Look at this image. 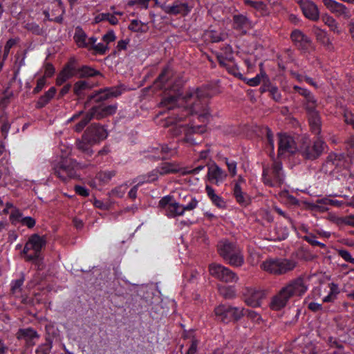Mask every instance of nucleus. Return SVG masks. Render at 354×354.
<instances>
[{
	"label": "nucleus",
	"mask_w": 354,
	"mask_h": 354,
	"mask_svg": "<svg viewBox=\"0 0 354 354\" xmlns=\"http://www.w3.org/2000/svg\"><path fill=\"white\" fill-rule=\"evenodd\" d=\"M92 48L93 50H95L99 54L103 55L108 50V46H107V45H104L102 43H99L97 44L93 45L92 46Z\"/></svg>",
	"instance_id": "obj_59"
},
{
	"label": "nucleus",
	"mask_w": 354,
	"mask_h": 354,
	"mask_svg": "<svg viewBox=\"0 0 354 354\" xmlns=\"http://www.w3.org/2000/svg\"><path fill=\"white\" fill-rule=\"evenodd\" d=\"M344 121L346 124H350L354 129V113L346 112L344 115Z\"/></svg>",
	"instance_id": "obj_62"
},
{
	"label": "nucleus",
	"mask_w": 354,
	"mask_h": 354,
	"mask_svg": "<svg viewBox=\"0 0 354 354\" xmlns=\"http://www.w3.org/2000/svg\"><path fill=\"white\" fill-rule=\"evenodd\" d=\"M303 239L307 241L313 246H319L322 248H326V245L323 243L317 241L316 236L312 233H308L307 235L303 236Z\"/></svg>",
	"instance_id": "obj_45"
},
{
	"label": "nucleus",
	"mask_w": 354,
	"mask_h": 354,
	"mask_svg": "<svg viewBox=\"0 0 354 354\" xmlns=\"http://www.w3.org/2000/svg\"><path fill=\"white\" fill-rule=\"evenodd\" d=\"M225 163L231 175L232 176H235L236 174V162L234 160H229L227 158H225Z\"/></svg>",
	"instance_id": "obj_56"
},
{
	"label": "nucleus",
	"mask_w": 354,
	"mask_h": 354,
	"mask_svg": "<svg viewBox=\"0 0 354 354\" xmlns=\"http://www.w3.org/2000/svg\"><path fill=\"white\" fill-rule=\"evenodd\" d=\"M56 93V89L55 87H51L47 92L44 93V95H41L38 101L37 102V107L42 108L46 106L49 101L54 97Z\"/></svg>",
	"instance_id": "obj_34"
},
{
	"label": "nucleus",
	"mask_w": 354,
	"mask_h": 354,
	"mask_svg": "<svg viewBox=\"0 0 354 354\" xmlns=\"http://www.w3.org/2000/svg\"><path fill=\"white\" fill-rule=\"evenodd\" d=\"M291 39L295 46L301 51H308L312 46L310 39L299 30H295L291 33Z\"/></svg>",
	"instance_id": "obj_17"
},
{
	"label": "nucleus",
	"mask_w": 354,
	"mask_h": 354,
	"mask_svg": "<svg viewBox=\"0 0 354 354\" xmlns=\"http://www.w3.org/2000/svg\"><path fill=\"white\" fill-rule=\"evenodd\" d=\"M209 272L212 277L223 283H236L239 281V277L234 272L220 263H210Z\"/></svg>",
	"instance_id": "obj_12"
},
{
	"label": "nucleus",
	"mask_w": 354,
	"mask_h": 354,
	"mask_svg": "<svg viewBox=\"0 0 354 354\" xmlns=\"http://www.w3.org/2000/svg\"><path fill=\"white\" fill-rule=\"evenodd\" d=\"M144 24L138 20L133 19L131 21L129 29L133 32H145V30L143 29Z\"/></svg>",
	"instance_id": "obj_47"
},
{
	"label": "nucleus",
	"mask_w": 354,
	"mask_h": 354,
	"mask_svg": "<svg viewBox=\"0 0 354 354\" xmlns=\"http://www.w3.org/2000/svg\"><path fill=\"white\" fill-rule=\"evenodd\" d=\"M22 218V214L18 210H15L12 212V213L10 215V219L12 221V223L20 222Z\"/></svg>",
	"instance_id": "obj_60"
},
{
	"label": "nucleus",
	"mask_w": 354,
	"mask_h": 354,
	"mask_svg": "<svg viewBox=\"0 0 354 354\" xmlns=\"http://www.w3.org/2000/svg\"><path fill=\"white\" fill-rule=\"evenodd\" d=\"M198 340L192 337L190 342V345L186 354H196L198 351Z\"/></svg>",
	"instance_id": "obj_51"
},
{
	"label": "nucleus",
	"mask_w": 354,
	"mask_h": 354,
	"mask_svg": "<svg viewBox=\"0 0 354 354\" xmlns=\"http://www.w3.org/2000/svg\"><path fill=\"white\" fill-rule=\"evenodd\" d=\"M162 10L169 15H187L191 10L187 3H180L176 1L171 6L161 5Z\"/></svg>",
	"instance_id": "obj_21"
},
{
	"label": "nucleus",
	"mask_w": 354,
	"mask_h": 354,
	"mask_svg": "<svg viewBox=\"0 0 354 354\" xmlns=\"http://www.w3.org/2000/svg\"><path fill=\"white\" fill-rule=\"evenodd\" d=\"M115 171H103L97 174L95 178L102 184H107L115 176Z\"/></svg>",
	"instance_id": "obj_37"
},
{
	"label": "nucleus",
	"mask_w": 354,
	"mask_h": 354,
	"mask_svg": "<svg viewBox=\"0 0 354 354\" xmlns=\"http://www.w3.org/2000/svg\"><path fill=\"white\" fill-rule=\"evenodd\" d=\"M233 195L236 202L242 206H247L250 203V196L243 191L241 186L234 184L233 188Z\"/></svg>",
	"instance_id": "obj_28"
},
{
	"label": "nucleus",
	"mask_w": 354,
	"mask_h": 354,
	"mask_svg": "<svg viewBox=\"0 0 354 354\" xmlns=\"http://www.w3.org/2000/svg\"><path fill=\"white\" fill-rule=\"evenodd\" d=\"M75 59L71 58L67 64L64 67L62 71L59 73L56 79V84L62 85L66 80L75 76Z\"/></svg>",
	"instance_id": "obj_20"
},
{
	"label": "nucleus",
	"mask_w": 354,
	"mask_h": 354,
	"mask_svg": "<svg viewBox=\"0 0 354 354\" xmlns=\"http://www.w3.org/2000/svg\"><path fill=\"white\" fill-rule=\"evenodd\" d=\"M245 294V302L248 306L253 308L259 307L261 305L262 299L265 297L263 290L248 288Z\"/></svg>",
	"instance_id": "obj_18"
},
{
	"label": "nucleus",
	"mask_w": 354,
	"mask_h": 354,
	"mask_svg": "<svg viewBox=\"0 0 354 354\" xmlns=\"http://www.w3.org/2000/svg\"><path fill=\"white\" fill-rule=\"evenodd\" d=\"M206 192L207 194V196L209 197V198L212 200V203L215 204L218 207H225V202L223 200L221 197L216 195L214 192V189L207 185L205 187Z\"/></svg>",
	"instance_id": "obj_35"
},
{
	"label": "nucleus",
	"mask_w": 354,
	"mask_h": 354,
	"mask_svg": "<svg viewBox=\"0 0 354 354\" xmlns=\"http://www.w3.org/2000/svg\"><path fill=\"white\" fill-rule=\"evenodd\" d=\"M317 39L320 41L328 50L333 48V44L327 33L323 30H318L316 33Z\"/></svg>",
	"instance_id": "obj_41"
},
{
	"label": "nucleus",
	"mask_w": 354,
	"mask_h": 354,
	"mask_svg": "<svg viewBox=\"0 0 354 354\" xmlns=\"http://www.w3.org/2000/svg\"><path fill=\"white\" fill-rule=\"evenodd\" d=\"M124 89L122 86L106 87L95 91L88 96L85 105H88L92 101L95 104L85 114L84 118L75 124L74 129L76 132H80L86 124L93 119L100 120L105 118L114 115L118 110V104H107L105 101L110 98L120 96Z\"/></svg>",
	"instance_id": "obj_1"
},
{
	"label": "nucleus",
	"mask_w": 354,
	"mask_h": 354,
	"mask_svg": "<svg viewBox=\"0 0 354 354\" xmlns=\"http://www.w3.org/2000/svg\"><path fill=\"white\" fill-rule=\"evenodd\" d=\"M64 12V10L62 11V14L59 15V16L55 17V18H50V13L48 10H44L43 13L44 15H45L46 17V19L48 21H55V22H57V23H59V24H61L63 21V17H62V14Z\"/></svg>",
	"instance_id": "obj_58"
},
{
	"label": "nucleus",
	"mask_w": 354,
	"mask_h": 354,
	"mask_svg": "<svg viewBox=\"0 0 354 354\" xmlns=\"http://www.w3.org/2000/svg\"><path fill=\"white\" fill-rule=\"evenodd\" d=\"M46 244L45 236H40L37 234L31 235L26 243L23 253L26 255L28 261L36 260L39 257L40 252Z\"/></svg>",
	"instance_id": "obj_10"
},
{
	"label": "nucleus",
	"mask_w": 354,
	"mask_h": 354,
	"mask_svg": "<svg viewBox=\"0 0 354 354\" xmlns=\"http://www.w3.org/2000/svg\"><path fill=\"white\" fill-rule=\"evenodd\" d=\"M336 223L338 225H347L354 227V216L350 215L345 217H339L336 219Z\"/></svg>",
	"instance_id": "obj_48"
},
{
	"label": "nucleus",
	"mask_w": 354,
	"mask_h": 354,
	"mask_svg": "<svg viewBox=\"0 0 354 354\" xmlns=\"http://www.w3.org/2000/svg\"><path fill=\"white\" fill-rule=\"evenodd\" d=\"M324 6L337 16H342L345 19H349L351 14L348 9L344 4L334 0H323Z\"/></svg>",
	"instance_id": "obj_19"
},
{
	"label": "nucleus",
	"mask_w": 354,
	"mask_h": 354,
	"mask_svg": "<svg viewBox=\"0 0 354 354\" xmlns=\"http://www.w3.org/2000/svg\"><path fill=\"white\" fill-rule=\"evenodd\" d=\"M83 135L85 140L95 145L107 137V131L100 124L93 123L86 129Z\"/></svg>",
	"instance_id": "obj_15"
},
{
	"label": "nucleus",
	"mask_w": 354,
	"mask_h": 354,
	"mask_svg": "<svg viewBox=\"0 0 354 354\" xmlns=\"http://www.w3.org/2000/svg\"><path fill=\"white\" fill-rule=\"evenodd\" d=\"M178 97L176 95H165L160 104L168 109H173L177 104Z\"/></svg>",
	"instance_id": "obj_36"
},
{
	"label": "nucleus",
	"mask_w": 354,
	"mask_h": 354,
	"mask_svg": "<svg viewBox=\"0 0 354 354\" xmlns=\"http://www.w3.org/2000/svg\"><path fill=\"white\" fill-rule=\"evenodd\" d=\"M299 4L302 12L306 18L312 21L318 20V8L313 1L309 0H301Z\"/></svg>",
	"instance_id": "obj_22"
},
{
	"label": "nucleus",
	"mask_w": 354,
	"mask_h": 354,
	"mask_svg": "<svg viewBox=\"0 0 354 354\" xmlns=\"http://www.w3.org/2000/svg\"><path fill=\"white\" fill-rule=\"evenodd\" d=\"M46 342L39 345L36 349V353L41 354H50L53 348V340L50 337L45 338Z\"/></svg>",
	"instance_id": "obj_40"
},
{
	"label": "nucleus",
	"mask_w": 354,
	"mask_h": 354,
	"mask_svg": "<svg viewBox=\"0 0 354 354\" xmlns=\"http://www.w3.org/2000/svg\"><path fill=\"white\" fill-rule=\"evenodd\" d=\"M159 174L161 176L170 174H176L180 172L183 175L186 174H196L199 173L202 169H203L204 166L200 165L196 167V168L188 170L185 168H182L180 165L176 162H165L160 164L158 167Z\"/></svg>",
	"instance_id": "obj_14"
},
{
	"label": "nucleus",
	"mask_w": 354,
	"mask_h": 354,
	"mask_svg": "<svg viewBox=\"0 0 354 354\" xmlns=\"http://www.w3.org/2000/svg\"><path fill=\"white\" fill-rule=\"evenodd\" d=\"M115 38L116 37L115 35L113 30H109L106 34H105L103 36L102 39L104 42H106L108 44L109 43L115 41Z\"/></svg>",
	"instance_id": "obj_61"
},
{
	"label": "nucleus",
	"mask_w": 354,
	"mask_h": 354,
	"mask_svg": "<svg viewBox=\"0 0 354 354\" xmlns=\"http://www.w3.org/2000/svg\"><path fill=\"white\" fill-rule=\"evenodd\" d=\"M187 198L188 204L176 202L171 195L162 197L158 202V207L165 210V215L169 218H175L183 216L185 211L195 209L198 205V201L191 195L184 196Z\"/></svg>",
	"instance_id": "obj_4"
},
{
	"label": "nucleus",
	"mask_w": 354,
	"mask_h": 354,
	"mask_svg": "<svg viewBox=\"0 0 354 354\" xmlns=\"http://www.w3.org/2000/svg\"><path fill=\"white\" fill-rule=\"evenodd\" d=\"M78 163L73 159H62L53 165V171L57 178L64 182L79 177L76 173Z\"/></svg>",
	"instance_id": "obj_8"
},
{
	"label": "nucleus",
	"mask_w": 354,
	"mask_h": 354,
	"mask_svg": "<svg viewBox=\"0 0 354 354\" xmlns=\"http://www.w3.org/2000/svg\"><path fill=\"white\" fill-rule=\"evenodd\" d=\"M244 310L243 308L221 304L215 308L214 313L218 320L227 324L241 319L244 315Z\"/></svg>",
	"instance_id": "obj_9"
},
{
	"label": "nucleus",
	"mask_w": 354,
	"mask_h": 354,
	"mask_svg": "<svg viewBox=\"0 0 354 354\" xmlns=\"http://www.w3.org/2000/svg\"><path fill=\"white\" fill-rule=\"evenodd\" d=\"M279 156L288 154H293L297 151V147L292 137L286 134H279Z\"/></svg>",
	"instance_id": "obj_16"
},
{
	"label": "nucleus",
	"mask_w": 354,
	"mask_h": 354,
	"mask_svg": "<svg viewBox=\"0 0 354 354\" xmlns=\"http://www.w3.org/2000/svg\"><path fill=\"white\" fill-rule=\"evenodd\" d=\"M171 133L174 136H178L182 133L185 134L184 141L191 145H196L197 142L192 138L194 134H202L206 131V127L205 124L190 126H175L171 129Z\"/></svg>",
	"instance_id": "obj_13"
},
{
	"label": "nucleus",
	"mask_w": 354,
	"mask_h": 354,
	"mask_svg": "<svg viewBox=\"0 0 354 354\" xmlns=\"http://www.w3.org/2000/svg\"><path fill=\"white\" fill-rule=\"evenodd\" d=\"M75 191L77 194L82 196H88L89 194L88 189L80 185H76L75 187Z\"/></svg>",
	"instance_id": "obj_64"
},
{
	"label": "nucleus",
	"mask_w": 354,
	"mask_h": 354,
	"mask_svg": "<svg viewBox=\"0 0 354 354\" xmlns=\"http://www.w3.org/2000/svg\"><path fill=\"white\" fill-rule=\"evenodd\" d=\"M310 129L315 135L321 133L322 122L319 113L308 115Z\"/></svg>",
	"instance_id": "obj_31"
},
{
	"label": "nucleus",
	"mask_w": 354,
	"mask_h": 354,
	"mask_svg": "<svg viewBox=\"0 0 354 354\" xmlns=\"http://www.w3.org/2000/svg\"><path fill=\"white\" fill-rule=\"evenodd\" d=\"M207 35L212 42H219L223 41L225 38V34L218 32L215 30L208 31Z\"/></svg>",
	"instance_id": "obj_44"
},
{
	"label": "nucleus",
	"mask_w": 354,
	"mask_h": 354,
	"mask_svg": "<svg viewBox=\"0 0 354 354\" xmlns=\"http://www.w3.org/2000/svg\"><path fill=\"white\" fill-rule=\"evenodd\" d=\"M269 92L272 96V97L276 101V102H280L281 100V93L279 91V89L276 86H270L269 88Z\"/></svg>",
	"instance_id": "obj_53"
},
{
	"label": "nucleus",
	"mask_w": 354,
	"mask_h": 354,
	"mask_svg": "<svg viewBox=\"0 0 354 354\" xmlns=\"http://www.w3.org/2000/svg\"><path fill=\"white\" fill-rule=\"evenodd\" d=\"M209 94L205 88H198L196 90L187 93L184 100L189 109H184L180 113H176L174 121L169 123H177L183 120L189 113L196 114L203 123L208 121L210 113L207 105Z\"/></svg>",
	"instance_id": "obj_2"
},
{
	"label": "nucleus",
	"mask_w": 354,
	"mask_h": 354,
	"mask_svg": "<svg viewBox=\"0 0 354 354\" xmlns=\"http://www.w3.org/2000/svg\"><path fill=\"white\" fill-rule=\"evenodd\" d=\"M156 153L158 154L157 158L165 160L167 159L170 153H171V149L167 145H160L156 149Z\"/></svg>",
	"instance_id": "obj_43"
},
{
	"label": "nucleus",
	"mask_w": 354,
	"mask_h": 354,
	"mask_svg": "<svg viewBox=\"0 0 354 354\" xmlns=\"http://www.w3.org/2000/svg\"><path fill=\"white\" fill-rule=\"evenodd\" d=\"M218 292L225 299H230L235 297L236 290L233 286H219Z\"/></svg>",
	"instance_id": "obj_38"
},
{
	"label": "nucleus",
	"mask_w": 354,
	"mask_h": 354,
	"mask_svg": "<svg viewBox=\"0 0 354 354\" xmlns=\"http://www.w3.org/2000/svg\"><path fill=\"white\" fill-rule=\"evenodd\" d=\"M304 106L308 115L319 113L316 109L317 106V100L310 102H304Z\"/></svg>",
	"instance_id": "obj_49"
},
{
	"label": "nucleus",
	"mask_w": 354,
	"mask_h": 354,
	"mask_svg": "<svg viewBox=\"0 0 354 354\" xmlns=\"http://www.w3.org/2000/svg\"><path fill=\"white\" fill-rule=\"evenodd\" d=\"M302 144L299 151L301 156L306 159L314 160L319 158L327 147V145L319 138L311 142L307 138H303Z\"/></svg>",
	"instance_id": "obj_7"
},
{
	"label": "nucleus",
	"mask_w": 354,
	"mask_h": 354,
	"mask_svg": "<svg viewBox=\"0 0 354 354\" xmlns=\"http://www.w3.org/2000/svg\"><path fill=\"white\" fill-rule=\"evenodd\" d=\"M326 162L337 168H346L348 165L344 153H331L328 156Z\"/></svg>",
	"instance_id": "obj_27"
},
{
	"label": "nucleus",
	"mask_w": 354,
	"mask_h": 354,
	"mask_svg": "<svg viewBox=\"0 0 354 354\" xmlns=\"http://www.w3.org/2000/svg\"><path fill=\"white\" fill-rule=\"evenodd\" d=\"M73 38L79 47L87 48L88 46L86 34L80 27L76 28Z\"/></svg>",
	"instance_id": "obj_32"
},
{
	"label": "nucleus",
	"mask_w": 354,
	"mask_h": 354,
	"mask_svg": "<svg viewBox=\"0 0 354 354\" xmlns=\"http://www.w3.org/2000/svg\"><path fill=\"white\" fill-rule=\"evenodd\" d=\"M99 75H101L100 71H96L94 68L88 66H83L80 68H77V63L75 62V76H77L79 78H83L94 77Z\"/></svg>",
	"instance_id": "obj_29"
},
{
	"label": "nucleus",
	"mask_w": 354,
	"mask_h": 354,
	"mask_svg": "<svg viewBox=\"0 0 354 354\" xmlns=\"http://www.w3.org/2000/svg\"><path fill=\"white\" fill-rule=\"evenodd\" d=\"M232 27L234 29L241 31L245 34V28L252 27L251 21L245 16L241 14L234 15L233 16Z\"/></svg>",
	"instance_id": "obj_24"
},
{
	"label": "nucleus",
	"mask_w": 354,
	"mask_h": 354,
	"mask_svg": "<svg viewBox=\"0 0 354 354\" xmlns=\"http://www.w3.org/2000/svg\"><path fill=\"white\" fill-rule=\"evenodd\" d=\"M25 28L36 35H43L46 32L45 29L35 22L27 23L25 25Z\"/></svg>",
	"instance_id": "obj_42"
},
{
	"label": "nucleus",
	"mask_w": 354,
	"mask_h": 354,
	"mask_svg": "<svg viewBox=\"0 0 354 354\" xmlns=\"http://www.w3.org/2000/svg\"><path fill=\"white\" fill-rule=\"evenodd\" d=\"M217 251L219 255L233 267H241L244 263L243 251L236 243L227 239L221 240L217 244Z\"/></svg>",
	"instance_id": "obj_5"
},
{
	"label": "nucleus",
	"mask_w": 354,
	"mask_h": 354,
	"mask_svg": "<svg viewBox=\"0 0 354 354\" xmlns=\"http://www.w3.org/2000/svg\"><path fill=\"white\" fill-rule=\"evenodd\" d=\"M158 174L159 171L158 168L157 167L156 169L151 171L150 173L147 175V180H146V182H153L156 180L158 178Z\"/></svg>",
	"instance_id": "obj_63"
},
{
	"label": "nucleus",
	"mask_w": 354,
	"mask_h": 354,
	"mask_svg": "<svg viewBox=\"0 0 354 354\" xmlns=\"http://www.w3.org/2000/svg\"><path fill=\"white\" fill-rule=\"evenodd\" d=\"M173 76L174 72L172 69L169 66H167L162 69L161 73L154 82L155 86L158 89H166V83L171 80Z\"/></svg>",
	"instance_id": "obj_25"
},
{
	"label": "nucleus",
	"mask_w": 354,
	"mask_h": 354,
	"mask_svg": "<svg viewBox=\"0 0 354 354\" xmlns=\"http://www.w3.org/2000/svg\"><path fill=\"white\" fill-rule=\"evenodd\" d=\"M12 92L6 90L3 93V96L1 97L0 100V106H7L9 104L10 100L12 97Z\"/></svg>",
	"instance_id": "obj_52"
},
{
	"label": "nucleus",
	"mask_w": 354,
	"mask_h": 354,
	"mask_svg": "<svg viewBox=\"0 0 354 354\" xmlns=\"http://www.w3.org/2000/svg\"><path fill=\"white\" fill-rule=\"evenodd\" d=\"M17 338L24 339L28 346L35 344V339H39V335L36 330L32 328H21L17 332Z\"/></svg>",
	"instance_id": "obj_26"
},
{
	"label": "nucleus",
	"mask_w": 354,
	"mask_h": 354,
	"mask_svg": "<svg viewBox=\"0 0 354 354\" xmlns=\"http://www.w3.org/2000/svg\"><path fill=\"white\" fill-rule=\"evenodd\" d=\"M226 176L225 172L217 165L214 164L209 167L207 178L211 183L218 185L223 182Z\"/></svg>",
	"instance_id": "obj_23"
},
{
	"label": "nucleus",
	"mask_w": 354,
	"mask_h": 354,
	"mask_svg": "<svg viewBox=\"0 0 354 354\" xmlns=\"http://www.w3.org/2000/svg\"><path fill=\"white\" fill-rule=\"evenodd\" d=\"M20 223L22 225H26L29 228H32L35 226L36 222L33 218H32L30 216H26V217H23L21 219Z\"/></svg>",
	"instance_id": "obj_57"
},
{
	"label": "nucleus",
	"mask_w": 354,
	"mask_h": 354,
	"mask_svg": "<svg viewBox=\"0 0 354 354\" xmlns=\"http://www.w3.org/2000/svg\"><path fill=\"white\" fill-rule=\"evenodd\" d=\"M284 176L281 162L275 161L271 168L264 167L263 170V181L270 187L280 186L283 182Z\"/></svg>",
	"instance_id": "obj_11"
},
{
	"label": "nucleus",
	"mask_w": 354,
	"mask_h": 354,
	"mask_svg": "<svg viewBox=\"0 0 354 354\" xmlns=\"http://www.w3.org/2000/svg\"><path fill=\"white\" fill-rule=\"evenodd\" d=\"M345 149L347 151L348 156L354 155V136H350L345 141Z\"/></svg>",
	"instance_id": "obj_46"
},
{
	"label": "nucleus",
	"mask_w": 354,
	"mask_h": 354,
	"mask_svg": "<svg viewBox=\"0 0 354 354\" xmlns=\"http://www.w3.org/2000/svg\"><path fill=\"white\" fill-rule=\"evenodd\" d=\"M46 337H50L53 341L55 337L57 336V331L53 325L49 324L46 326Z\"/></svg>",
	"instance_id": "obj_55"
},
{
	"label": "nucleus",
	"mask_w": 354,
	"mask_h": 354,
	"mask_svg": "<svg viewBox=\"0 0 354 354\" xmlns=\"http://www.w3.org/2000/svg\"><path fill=\"white\" fill-rule=\"evenodd\" d=\"M322 19L324 23L330 28L332 31L337 34L341 33V30L338 27V24L333 17L328 15H325L322 16Z\"/></svg>",
	"instance_id": "obj_39"
},
{
	"label": "nucleus",
	"mask_w": 354,
	"mask_h": 354,
	"mask_svg": "<svg viewBox=\"0 0 354 354\" xmlns=\"http://www.w3.org/2000/svg\"><path fill=\"white\" fill-rule=\"evenodd\" d=\"M297 263L288 259H270L263 261L261 268L266 272L274 275H282L293 270Z\"/></svg>",
	"instance_id": "obj_6"
},
{
	"label": "nucleus",
	"mask_w": 354,
	"mask_h": 354,
	"mask_svg": "<svg viewBox=\"0 0 354 354\" xmlns=\"http://www.w3.org/2000/svg\"><path fill=\"white\" fill-rule=\"evenodd\" d=\"M75 145L77 149L84 153L85 156L91 157L93 155V151L91 147L94 144L88 142L87 140H85L84 138V135H82L81 139L76 140Z\"/></svg>",
	"instance_id": "obj_30"
},
{
	"label": "nucleus",
	"mask_w": 354,
	"mask_h": 354,
	"mask_svg": "<svg viewBox=\"0 0 354 354\" xmlns=\"http://www.w3.org/2000/svg\"><path fill=\"white\" fill-rule=\"evenodd\" d=\"M308 290L303 277H299L290 281L279 292L274 295L270 304L274 310H279L284 308L289 299L293 297H301Z\"/></svg>",
	"instance_id": "obj_3"
},
{
	"label": "nucleus",
	"mask_w": 354,
	"mask_h": 354,
	"mask_svg": "<svg viewBox=\"0 0 354 354\" xmlns=\"http://www.w3.org/2000/svg\"><path fill=\"white\" fill-rule=\"evenodd\" d=\"M91 88V86L88 82L85 80H80L75 83L73 92L77 96L82 97L84 95L85 91L90 90Z\"/></svg>",
	"instance_id": "obj_33"
},
{
	"label": "nucleus",
	"mask_w": 354,
	"mask_h": 354,
	"mask_svg": "<svg viewBox=\"0 0 354 354\" xmlns=\"http://www.w3.org/2000/svg\"><path fill=\"white\" fill-rule=\"evenodd\" d=\"M127 188V187L126 184L118 186L115 189H112V195L118 198H121L124 195Z\"/></svg>",
	"instance_id": "obj_50"
},
{
	"label": "nucleus",
	"mask_w": 354,
	"mask_h": 354,
	"mask_svg": "<svg viewBox=\"0 0 354 354\" xmlns=\"http://www.w3.org/2000/svg\"><path fill=\"white\" fill-rule=\"evenodd\" d=\"M16 44V40L14 39H10L7 41L4 46V53L3 59H6L9 54L10 48Z\"/></svg>",
	"instance_id": "obj_54"
}]
</instances>
